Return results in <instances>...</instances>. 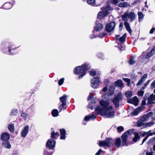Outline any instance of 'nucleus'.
Instances as JSON below:
<instances>
[{"label": "nucleus", "mask_w": 155, "mask_h": 155, "mask_svg": "<svg viewBox=\"0 0 155 155\" xmlns=\"http://www.w3.org/2000/svg\"><path fill=\"white\" fill-rule=\"evenodd\" d=\"M101 106H98L95 108L97 113L102 116L108 118L114 117L115 111L112 106L110 105L108 101L102 100L100 101Z\"/></svg>", "instance_id": "1"}, {"label": "nucleus", "mask_w": 155, "mask_h": 155, "mask_svg": "<svg viewBox=\"0 0 155 155\" xmlns=\"http://www.w3.org/2000/svg\"><path fill=\"white\" fill-rule=\"evenodd\" d=\"M90 68V66L88 64H84L81 66L76 67L74 69V72L75 74H78L82 73L79 76V78H82L85 74V71L88 70Z\"/></svg>", "instance_id": "2"}, {"label": "nucleus", "mask_w": 155, "mask_h": 155, "mask_svg": "<svg viewBox=\"0 0 155 155\" xmlns=\"http://www.w3.org/2000/svg\"><path fill=\"white\" fill-rule=\"evenodd\" d=\"M113 9V8L110 6L104 7L101 9V11L99 12L97 15V18L101 19L109 13V11Z\"/></svg>", "instance_id": "3"}, {"label": "nucleus", "mask_w": 155, "mask_h": 155, "mask_svg": "<svg viewBox=\"0 0 155 155\" xmlns=\"http://www.w3.org/2000/svg\"><path fill=\"white\" fill-rule=\"evenodd\" d=\"M134 131V129H130L125 132L121 136V138L122 141V146H124V145L127 146V144L126 143V142L128 137L129 135L132 134Z\"/></svg>", "instance_id": "4"}, {"label": "nucleus", "mask_w": 155, "mask_h": 155, "mask_svg": "<svg viewBox=\"0 0 155 155\" xmlns=\"http://www.w3.org/2000/svg\"><path fill=\"white\" fill-rule=\"evenodd\" d=\"M113 142L111 139L107 138L104 141H100L99 142V145L100 147H109Z\"/></svg>", "instance_id": "5"}, {"label": "nucleus", "mask_w": 155, "mask_h": 155, "mask_svg": "<svg viewBox=\"0 0 155 155\" xmlns=\"http://www.w3.org/2000/svg\"><path fill=\"white\" fill-rule=\"evenodd\" d=\"M122 96L120 94H119L115 97L113 100V102L114 104L115 107L116 108L119 106V102L122 99Z\"/></svg>", "instance_id": "6"}, {"label": "nucleus", "mask_w": 155, "mask_h": 155, "mask_svg": "<svg viewBox=\"0 0 155 155\" xmlns=\"http://www.w3.org/2000/svg\"><path fill=\"white\" fill-rule=\"evenodd\" d=\"M115 25V23L114 21L107 24L105 27L106 31L110 32L113 31L114 29Z\"/></svg>", "instance_id": "7"}, {"label": "nucleus", "mask_w": 155, "mask_h": 155, "mask_svg": "<svg viewBox=\"0 0 155 155\" xmlns=\"http://www.w3.org/2000/svg\"><path fill=\"white\" fill-rule=\"evenodd\" d=\"M56 141L53 139H50L47 141L46 147L50 149H54L55 147Z\"/></svg>", "instance_id": "8"}, {"label": "nucleus", "mask_w": 155, "mask_h": 155, "mask_svg": "<svg viewBox=\"0 0 155 155\" xmlns=\"http://www.w3.org/2000/svg\"><path fill=\"white\" fill-rule=\"evenodd\" d=\"M99 82V78H94L91 80V86L94 88H96L98 87Z\"/></svg>", "instance_id": "9"}, {"label": "nucleus", "mask_w": 155, "mask_h": 155, "mask_svg": "<svg viewBox=\"0 0 155 155\" xmlns=\"http://www.w3.org/2000/svg\"><path fill=\"white\" fill-rule=\"evenodd\" d=\"M67 96L64 95L60 98V100L62 104L59 106V109H60V111H61L62 108H63L64 105H66Z\"/></svg>", "instance_id": "10"}, {"label": "nucleus", "mask_w": 155, "mask_h": 155, "mask_svg": "<svg viewBox=\"0 0 155 155\" xmlns=\"http://www.w3.org/2000/svg\"><path fill=\"white\" fill-rule=\"evenodd\" d=\"M29 128V127L28 125L26 126L23 128L21 134L22 137H25L28 132Z\"/></svg>", "instance_id": "11"}, {"label": "nucleus", "mask_w": 155, "mask_h": 155, "mask_svg": "<svg viewBox=\"0 0 155 155\" xmlns=\"http://www.w3.org/2000/svg\"><path fill=\"white\" fill-rule=\"evenodd\" d=\"M153 114L152 112H150L144 115L141 118L140 120L142 121H145L148 120L149 118Z\"/></svg>", "instance_id": "12"}, {"label": "nucleus", "mask_w": 155, "mask_h": 155, "mask_svg": "<svg viewBox=\"0 0 155 155\" xmlns=\"http://www.w3.org/2000/svg\"><path fill=\"white\" fill-rule=\"evenodd\" d=\"M10 135L8 133L5 132L1 134V139L3 141H8L10 139Z\"/></svg>", "instance_id": "13"}, {"label": "nucleus", "mask_w": 155, "mask_h": 155, "mask_svg": "<svg viewBox=\"0 0 155 155\" xmlns=\"http://www.w3.org/2000/svg\"><path fill=\"white\" fill-rule=\"evenodd\" d=\"M127 101L129 103L132 104L136 106H137L138 104L139 100L137 97L135 96L132 99L128 100Z\"/></svg>", "instance_id": "14"}, {"label": "nucleus", "mask_w": 155, "mask_h": 155, "mask_svg": "<svg viewBox=\"0 0 155 155\" xmlns=\"http://www.w3.org/2000/svg\"><path fill=\"white\" fill-rule=\"evenodd\" d=\"M155 54V46L153 47L150 51L147 54L145 58L146 59H148L153 55Z\"/></svg>", "instance_id": "15"}, {"label": "nucleus", "mask_w": 155, "mask_h": 155, "mask_svg": "<svg viewBox=\"0 0 155 155\" xmlns=\"http://www.w3.org/2000/svg\"><path fill=\"white\" fill-rule=\"evenodd\" d=\"M151 130H150L149 131L145 132H144L143 134H142V136H144L145 135H148L143 140L142 143L141 144V145L143 144V143L147 140V138L149 137L150 136H152L153 134H155V133H150V132Z\"/></svg>", "instance_id": "16"}, {"label": "nucleus", "mask_w": 155, "mask_h": 155, "mask_svg": "<svg viewBox=\"0 0 155 155\" xmlns=\"http://www.w3.org/2000/svg\"><path fill=\"white\" fill-rule=\"evenodd\" d=\"M147 77V74H145L143 75L137 84V86L141 85L145 81Z\"/></svg>", "instance_id": "17"}, {"label": "nucleus", "mask_w": 155, "mask_h": 155, "mask_svg": "<svg viewBox=\"0 0 155 155\" xmlns=\"http://www.w3.org/2000/svg\"><path fill=\"white\" fill-rule=\"evenodd\" d=\"M128 14V17L130 19V21L132 22L134 21L136 18V15L133 12H130Z\"/></svg>", "instance_id": "18"}, {"label": "nucleus", "mask_w": 155, "mask_h": 155, "mask_svg": "<svg viewBox=\"0 0 155 155\" xmlns=\"http://www.w3.org/2000/svg\"><path fill=\"white\" fill-rule=\"evenodd\" d=\"M61 137L60 138L61 140H64L65 138L66 131L64 129H60Z\"/></svg>", "instance_id": "19"}, {"label": "nucleus", "mask_w": 155, "mask_h": 155, "mask_svg": "<svg viewBox=\"0 0 155 155\" xmlns=\"http://www.w3.org/2000/svg\"><path fill=\"white\" fill-rule=\"evenodd\" d=\"M103 28V26L102 24L100 23H98L95 25L94 29L96 31H98L102 29Z\"/></svg>", "instance_id": "20"}, {"label": "nucleus", "mask_w": 155, "mask_h": 155, "mask_svg": "<svg viewBox=\"0 0 155 155\" xmlns=\"http://www.w3.org/2000/svg\"><path fill=\"white\" fill-rule=\"evenodd\" d=\"M2 147L5 148L10 149L11 146L9 142H4L2 144Z\"/></svg>", "instance_id": "21"}, {"label": "nucleus", "mask_w": 155, "mask_h": 155, "mask_svg": "<svg viewBox=\"0 0 155 155\" xmlns=\"http://www.w3.org/2000/svg\"><path fill=\"white\" fill-rule=\"evenodd\" d=\"M143 108L142 107H139L135 110L133 112L131 113L132 115L136 116L137 115L139 112L142 110Z\"/></svg>", "instance_id": "22"}, {"label": "nucleus", "mask_w": 155, "mask_h": 155, "mask_svg": "<svg viewBox=\"0 0 155 155\" xmlns=\"http://www.w3.org/2000/svg\"><path fill=\"white\" fill-rule=\"evenodd\" d=\"M96 118V116L94 115V114H92L91 115L86 116L84 119L85 121H88L90 120H93L95 119Z\"/></svg>", "instance_id": "23"}, {"label": "nucleus", "mask_w": 155, "mask_h": 155, "mask_svg": "<svg viewBox=\"0 0 155 155\" xmlns=\"http://www.w3.org/2000/svg\"><path fill=\"white\" fill-rule=\"evenodd\" d=\"M121 145V140L120 138L116 139L115 141V147L118 148Z\"/></svg>", "instance_id": "24"}, {"label": "nucleus", "mask_w": 155, "mask_h": 155, "mask_svg": "<svg viewBox=\"0 0 155 155\" xmlns=\"http://www.w3.org/2000/svg\"><path fill=\"white\" fill-rule=\"evenodd\" d=\"M115 85L116 86L122 87L123 86V84L120 80H118L116 81L115 82Z\"/></svg>", "instance_id": "25"}, {"label": "nucleus", "mask_w": 155, "mask_h": 155, "mask_svg": "<svg viewBox=\"0 0 155 155\" xmlns=\"http://www.w3.org/2000/svg\"><path fill=\"white\" fill-rule=\"evenodd\" d=\"M124 25L127 30L130 34L131 33V30L129 23L127 22H125Z\"/></svg>", "instance_id": "26"}, {"label": "nucleus", "mask_w": 155, "mask_h": 155, "mask_svg": "<svg viewBox=\"0 0 155 155\" xmlns=\"http://www.w3.org/2000/svg\"><path fill=\"white\" fill-rule=\"evenodd\" d=\"M59 136V134L57 132H55L54 131H52L51 133V137L54 139H56Z\"/></svg>", "instance_id": "27"}, {"label": "nucleus", "mask_w": 155, "mask_h": 155, "mask_svg": "<svg viewBox=\"0 0 155 155\" xmlns=\"http://www.w3.org/2000/svg\"><path fill=\"white\" fill-rule=\"evenodd\" d=\"M134 137L133 139L134 142H136L139 139L140 137L139 136V134L138 133L135 132L134 133Z\"/></svg>", "instance_id": "28"}, {"label": "nucleus", "mask_w": 155, "mask_h": 155, "mask_svg": "<svg viewBox=\"0 0 155 155\" xmlns=\"http://www.w3.org/2000/svg\"><path fill=\"white\" fill-rule=\"evenodd\" d=\"M121 17L122 20L125 21V22H127V21L128 20V19L129 18L128 17V13H125L124 15H122Z\"/></svg>", "instance_id": "29"}, {"label": "nucleus", "mask_w": 155, "mask_h": 155, "mask_svg": "<svg viewBox=\"0 0 155 155\" xmlns=\"http://www.w3.org/2000/svg\"><path fill=\"white\" fill-rule=\"evenodd\" d=\"M3 7L5 9H9L12 7V5L10 3H5L4 4Z\"/></svg>", "instance_id": "30"}, {"label": "nucleus", "mask_w": 155, "mask_h": 155, "mask_svg": "<svg viewBox=\"0 0 155 155\" xmlns=\"http://www.w3.org/2000/svg\"><path fill=\"white\" fill-rule=\"evenodd\" d=\"M51 114L53 116L56 117L58 116V111L57 109H54L51 112Z\"/></svg>", "instance_id": "31"}, {"label": "nucleus", "mask_w": 155, "mask_h": 155, "mask_svg": "<svg viewBox=\"0 0 155 155\" xmlns=\"http://www.w3.org/2000/svg\"><path fill=\"white\" fill-rule=\"evenodd\" d=\"M8 128L9 130L11 132H13L14 131V124H10L8 125Z\"/></svg>", "instance_id": "32"}, {"label": "nucleus", "mask_w": 155, "mask_h": 155, "mask_svg": "<svg viewBox=\"0 0 155 155\" xmlns=\"http://www.w3.org/2000/svg\"><path fill=\"white\" fill-rule=\"evenodd\" d=\"M143 122V121H142L141 120L140 121H138L137 124V126L139 127H145V123H144Z\"/></svg>", "instance_id": "33"}, {"label": "nucleus", "mask_w": 155, "mask_h": 155, "mask_svg": "<svg viewBox=\"0 0 155 155\" xmlns=\"http://www.w3.org/2000/svg\"><path fill=\"white\" fill-rule=\"evenodd\" d=\"M138 16L139 21L140 22L142 21L143 18V13L141 12H138Z\"/></svg>", "instance_id": "34"}, {"label": "nucleus", "mask_w": 155, "mask_h": 155, "mask_svg": "<svg viewBox=\"0 0 155 155\" xmlns=\"http://www.w3.org/2000/svg\"><path fill=\"white\" fill-rule=\"evenodd\" d=\"M126 37V34L125 33L122 36L119 38V41L122 42H124L125 41Z\"/></svg>", "instance_id": "35"}, {"label": "nucleus", "mask_w": 155, "mask_h": 155, "mask_svg": "<svg viewBox=\"0 0 155 155\" xmlns=\"http://www.w3.org/2000/svg\"><path fill=\"white\" fill-rule=\"evenodd\" d=\"M145 127H150L151 126H152L154 124V123L153 121H151L150 122H148L147 123H145Z\"/></svg>", "instance_id": "36"}, {"label": "nucleus", "mask_w": 155, "mask_h": 155, "mask_svg": "<svg viewBox=\"0 0 155 155\" xmlns=\"http://www.w3.org/2000/svg\"><path fill=\"white\" fill-rule=\"evenodd\" d=\"M126 96L129 98L132 95V92L131 91H128L125 93Z\"/></svg>", "instance_id": "37"}, {"label": "nucleus", "mask_w": 155, "mask_h": 155, "mask_svg": "<svg viewBox=\"0 0 155 155\" xmlns=\"http://www.w3.org/2000/svg\"><path fill=\"white\" fill-rule=\"evenodd\" d=\"M87 3L89 5H93L95 3V0H88Z\"/></svg>", "instance_id": "38"}, {"label": "nucleus", "mask_w": 155, "mask_h": 155, "mask_svg": "<svg viewBox=\"0 0 155 155\" xmlns=\"http://www.w3.org/2000/svg\"><path fill=\"white\" fill-rule=\"evenodd\" d=\"M135 58V56H132L131 59L129 60V63L130 64H133L135 62V61L134 59Z\"/></svg>", "instance_id": "39"}, {"label": "nucleus", "mask_w": 155, "mask_h": 155, "mask_svg": "<svg viewBox=\"0 0 155 155\" xmlns=\"http://www.w3.org/2000/svg\"><path fill=\"white\" fill-rule=\"evenodd\" d=\"M149 100L151 101L155 100V94H152L150 95Z\"/></svg>", "instance_id": "40"}, {"label": "nucleus", "mask_w": 155, "mask_h": 155, "mask_svg": "<svg viewBox=\"0 0 155 155\" xmlns=\"http://www.w3.org/2000/svg\"><path fill=\"white\" fill-rule=\"evenodd\" d=\"M17 110L16 109H14L13 110L11 113V115H16L17 114Z\"/></svg>", "instance_id": "41"}, {"label": "nucleus", "mask_w": 155, "mask_h": 155, "mask_svg": "<svg viewBox=\"0 0 155 155\" xmlns=\"http://www.w3.org/2000/svg\"><path fill=\"white\" fill-rule=\"evenodd\" d=\"M124 128L122 126H119L117 128V130L118 132H121L123 131Z\"/></svg>", "instance_id": "42"}, {"label": "nucleus", "mask_w": 155, "mask_h": 155, "mask_svg": "<svg viewBox=\"0 0 155 155\" xmlns=\"http://www.w3.org/2000/svg\"><path fill=\"white\" fill-rule=\"evenodd\" d=\"M114 93V90L113 88H111L110 89L109 91V94L110 95H112Z\"/></svg>", "instance_id": "43"}, {"label": "nucleus", "mask_w": 155, "mask_h": 155, "mask_svg": "<svg viewBox=\"0 0 155 155\" xmlns=\"http://www.w3.org/2000/svg\"><path fill=\"white\" fill-rule=\"evenodd\" d=\"M120 0H112L111 3L115 5L116 4L120 2Z\"/></svg>", "instance_id": "44"}, {"label": "nucleus", "mask_w": 155, "mask_h": 155, "mask_svg": "<svg viewBox=\"0 0 155 155\" xmlns=\"http://www.w3.org/2000/svg\"><path fill=\"white\" fill-rule=\"evenodd\" d=\"M21 116L24 118L25 120H26L27 114L25 113L22 112L21 114Z\"/></svg>", "instance_id": "45"}, {"label": "nucleus", "mask_w": 155, "mask_h": 155, "mask_svg": "<svg viewBox=\"0 0 155 155\" xmlns=\"http://www.w3.org/2000/svg\"><path fill=\"white\" fill-rule=\"evenodd\" d=\"M64 81V78H61V79L60 80L58 81V84L59 85H61L63 83Z\"/></svg>", "instance_id": "46"}, {"label": "nucleus", "mask_w": 155, "mask_h": 155, "mask_svg": "<svg viewBox=\"0 0 155 155\" xmlns=\"http://www.w3.org/2000/svg\"><path fill=\"white\" fill-rule=\"evenodd\" d=\"M155 87V80H154L151 84V88L153 89Z\"/></svg>", "instance_id": "47"}, {"label": "nucleus", "mask_w": 155, "mask_h": 155, "mask_svg": "<svg viewBox=\"0 0 155 155\" xmlns=\"http://www.w3.org/2000/svg\"><path fill=\"white\" fill-rule=\"evenodd\" d=\"M96 74V72L95 71H90V75L92 76H94Z\"/></svg>", "instance_id": "48"}, {"label": "nucleus", "mask_w": 155, "mask_h": 155, "mask_svg": "<svg viewBox=\"0 0 155 155\" xmlns=\"http://www.w3.org/2000/svg\"><path fill=\"white\" fill-rule=\"evenodd\" d=\"M143 92L142 91H140L138 92V95L142 97L143 94Z\"/></svg>", "instance_id": "49"}, {"label": "nucleus", "mask_w": 155, "mask_h": 155, "mask_svg": "<svg viewBox=\"0 0 155 155\" xmlns=\"http://www.w3.org/2000/svg\"><path fill=\"white\" fill-rule=\"evenodd\" d=\"M118 6L119 7H124L125 6V3L120 2L119 3V4L118 5Z\"/></svg>", "instance_id": "50"}, {"label": "nucleus", "mask_w": 155, "mask_h": 155, "mask_svg": "<svg viewBox=\"0 0 155 155\" xmlns=\"http://www.w3.org/2000/svg\"><path fill=\"white\" fill-rule=\"evenodd\" d=\"M123 80L127 82L128 83V84L129 85L130 83V79H128L127 78H124Z\"/></svg>", "instance_id": "51"}, {"label": "nucleus", "mask_w": 155, "mask_h": 155, "mask_svg": "<svg viewBox=\"0 0 155 155\" xmlns=\"http://www.w3.org/2000/svg\"><path fill=\"white\" fill-rule=\"evenodd\" d=\"M102 151L101 149H99L98 151L96 153L95 155H100Z\"/></svg>", "instance_id": "52"}, {"label": "nucleus", "mask_w": 155, "mask_h": 155, "mask_svg": "<svg viewBox=\"0 0 155 155\" xmlns=\"http://www.w3.org/2000/svg\"><path fill=\"white\" fill-rule=\"evenodd\" d=\"M44 154L45 155H51L52 153H51L48 152L47 151H45Z\"/></svg>", "instance_id": "53"}, {"label": "nucleus", "mask_w": 155, "mask_h": 155, "mask_svg": "<svg viewBox=\"0 0 155 155\" xmlns=\"http://www.w3.org/2000/svg\"><path fill=\"white\" fill-rule=\"evenodd\" d=\"M123 23L120 22V25H119V28L121 30H122V28H123Z\"/></svg>", "instance_id": "54"}, {"label": "nucleus", "mask_w": 155, "mask_h": 155, "mask_svg": "<svg viewBox=\"0 0 155 155\" xmlns=\"http://www.w3.org/2000/svg\"><path fill=\"white\" fill-rule=\"evenodd\" d=\"M155 30V28H152L150 31V33L153 34Z\"/></svg>", "instance_id": "55"}, {"label": "nucleus", "mask_w": 155, "mask_h": 155, "mask_svg": "<svg viewBox=\"0 0 155 155\" xmlns=\"http://www.w3.org/2000/svg\"><path fill=\"white\" fill-rule=\"evenodd\" d=\"M153 152H147L146 153V155H153Z\"/></svg>", "instance_id": "56"}, {"label": "nucleus", "mask_w": 155, "mask_h": 155, "mask_svg": "<svg viewBox=\"0 0 155 155\" xmlns=\"http://www.w3.org/2000/svg\"><path fill=\"white\" fill-rule=\"evenodd\" d=\"M119 48L121 50H123L124 49V47L122 45H120Z\"/></svg>", "instance_id": "57"}, {"label": "nucleus", "mask_w": 155, "mask_h": 155, "mask_svg": "<svg viewBox=\"0 0 155 155\" xmlns=\"http://www.w3.org/2000/svg\"><path fill=\"white\" fill-rule=\"evenodd\" d=\"M151 80H148L147 81V82L145 83L144 84V86H145V87H146L148 84L149 83L150 81Z\"/></svg>", "instance_id": "58"}, {"label": "nucleus", "mask_w": 155, "mask_h": 155, "mask_svg": "<svg viewBox=\"0 0 155 155\" xmlns=\"http://www.w3.org/2000/svg\"><path fill=\"white\" fill-rule=\"evenodd\" d=\"M93 97V94H90L88 97V100H91L92 98Z\"/></svg>", "instance_id": "59"}, {"label": "nucleus", "mask_w": 155, "mask_h": 155, "mask_svg": "<svg viewBox=\"0 0 155 155\" xmlns=\"http://www.w3.org/2000/svg\"><path fill=\"white\" fill-rule=\"evenodd\" d=\"M107 90V88L106 87H104L102 90L103 91L105 92Z\"/></svg>", "instance_id": "60"}, {"label": "nucleus", "mask_w": 155, "mask_h": 155, "mask_svg": "<svg viewBox=\"0 0 155 155\" xmlns=\"http://www.w3.org/2000/svg\"><path fill=\"white\" fill-rule=\"evenodd\" d=\"M120 37V35H116V40H117L118 39V38Z\"/></svg>", "instance_id": "61"}, {"label": "nucleus", "mask_w": 155, "mask_h": 155, "mask_svg": "<svg viewBox=\"0 0 155 155\" xmlns=\"http://www.w3.org/2000/svg\"><path fill=\"white\" fill-rule=\"evenodd\" d=\"M155 140V137H153L152 139L150 140V141L151 142H153Z\"/></svg>", "instance_id": "62"}, {"label": "nucleus", "mask_w": 155, "mask_h": 155, "mask_svg": "<svg viewBox=\"0 0 155 155\" xmlns=\"http://www.w3.org/2000/svg\"><path fill=\"white\" fill-rule=\"evenodd\" d=\"M142 104L143 105H145L146 104V102H145V101H142Z\"/></svg>", "instance_id": "63"}, {"label": "nucleus", "mask_w": 155, "mask_h": 155, "mask_svg": "<svg viewBox=\"0 0 155 155\" xmlns=\"http://www.w3.org/2000/svg\"><path fill=\"white\" fill-rule=\"evenodd\" d=\"M145 87H145V86H144L142 87V88H141V90H144L145 88Z\"/></svg>", "instance_id": "64"}]
</instances>
